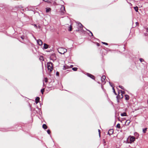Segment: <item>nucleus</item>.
Instances as JSON below:
<instances>
[{
    "label": "nucleus",
    "mask_w": 148,
    "mask_h": 148,
    "mask_svg": "<svg viewBox=\"0 0 148 148\" xmlns=\"http://www.w3.org/2000/svg\"><path fill=\"white\" fill-rule=\"evenodd\" d=\"M47 66L48 70L50 71H51L53 70V64L51 62H48L47 63Z\"/></svg>",
    "instance_id": "1"
},
{
    "label": "nucleus",
    "mask_w": 148,
    "mask_h": 148,
    "mask_svg": "<svg viewBox=\"0 0 148 148\" xmlns=\"http://www.w3.org/2000/svg\"><path fill=\"white\" fill-rule=\"evenodd\" d=\"M59 53L61 54H64L67 52V49L63 48H60L58 50Z\"/></svg>",
    "instance_id": "2"
},
{
    "label": "nucleus",
    "mask_w": 148,
    "mask_h": 148,
    "mask_svg": "<svg viewBox=\"0 0 148 148\" xmlns=\"http://www.w3.org/2000/svg\"><path fill=\"white\" fill-rule=\"evenodd\" d=\"M86 75L88 77H90L92 79L95 80V76L93 75L90 74L88 73H86Z\"/></svg>",
    "instance_id": "3"
},
{
    "label": "nucleus",
    "mask_w": 148,
    "mask_h": 148,
    "mask_svg": "<svg viewBox=\"0 0 148 148\" xmlns=\"http://www.w3.org/2000/svg\"><path fill=\"white\" fill-rule=\"evenodd\" d=\"M114 132V130L113 129H110L108 132V134L110 136L113 134Z\"/></svg>",
    "instance_id": "4"
},
{
    "label": "nucleus",
    "mask_w": 148,
    "mask_h": 148,
    "mask_svg": "<svg viewBox=\"0 0 148 148\" xmlns=\"http://www.w3.org/2000/svg\"><path fill=\"white\" fill-rule=\"evenodd\" d=\"M106 79V76L105 75H103L101 77V80L103 84H105L106 82H105V80Z\"/></svg>",
    "instance_id": "5"
},
{
    "label": "nucleus",
    "mask_w": 148,
    "mask_h": 148,
    "mask_svg": "<svg viewBox=\"0 0 148 148\" xmlns=\"http://www.w3.org/2000/svg\"><path fill=\"white\" fill-rule=\"evenodd\" d=\"M130 136V140L131 143L132 142H134L135 140V137L133 136Z\"/></svg>",
    "instance_id": "6"
},
{
    "label": "nucleus",
    "mask_w": 148,
    "mask_h": 148,
    "mask_svg": "<svg viewBox=\"0 0 148 148\" xmlns=\"http://www.w3.org/2000/svg\"><path fill=\"white\" fill-rule=\"evenodd\" d=\"M37 42L38 44L39 45H41L42 44V41L40 39L38 40H37Z\"/></svg>",
    "instance_id": "7"
},
{
    "label": "nucleus",
    "mask_w": 148,
    "mask_h": 148,
    "mask_svg": "<svg viewBox=\"0 0 148 148\" xmlns=\"http://www.w3.org/2000/svg\"><path fill=\"white\" fill-rule=\"evenodd\" d=\"M77 23L78 24V27H79L80 28H82L83 27V25H82V24L81 23H80L79 22H77Z\"/></svg>",
    "instance_id": "8"
},
{
    "label": "nucleus",
    "mask_w": 148,
    "mask_h": 148,
    "mask_svg": "<svg viewBox=\"0 0 148 148\" xmlns=\"http://www.w3.org/2000/svg\"><path fill=\"white\" fill-rule=\"evenodd\" d=\"M40 98L39 97H37L35 99V102L37 104L40 100Z\"/></svg>",
    "instance_id": "9"
},
{
    "label": "nucleus",
    "mask_w": 148,
    "mask_h": 148,
    "mask_svg": "<svg viewBox=\"0 0 148 148\" xmlns=\"http://www.w3.org/2000/svg\"><path fill=\"white\" fill-rule=\"evenodd\" d=\"M49 45L46 43H44L43 48L45 49H46L48 48Z\"/></svg>",
    "instance_id": "10"
},
{
    "label": "nucleus",
    "mask_w": 148,
    "mask_h": 148,
    "mask_svg": "<svg viewBox=\"0 0 148 148\" xmlns=\"http://www.w3.org/2000/svg\"><path fill=\"white\" fill-rule=\"evenodd\" d=\"M121 116H126L127 114L126 112H124L123 113H121Z\"/></svg>",
    "instance_id": "11"
},
{
    "label": "nucleus",
    "mask_w": 148,
    "mask_h": 148,
    "mask_svg": "<svg viewBox=\"0 0 148 148\" xmlns=\"http://www.w3.org/2000/svg\"><path fill=\"white\" fill-rule=\"evenodd\" d=\"M125 99L126 100H128L129 99V95H125Z\"/></svg>",
    "instance_id": "12"
},
{
    "label": "nucleus",
    "mask_w": 148,
    "mask_h": 148,
    "mask_svg": "<svg viewBox=\"0 0 148 148\" xmlns=\"http://www.w3.org/2000/svg\"><path fill=\"white\" fill-rule=\"evenodd\" d=\"M42 128L45 130L47 128V125L45 124H43L42 125Z\"/></svg>",
    "instance_id": "13"
},
{
    "label": "nucleus",
    "mask_w": 148,
    "mask_h": 148,
    "mask_svg": "<svg viewBox=\"0 0 148 148\" xmlns=\"http://www.w3.org/2000/svg\"><path fill=\"white\" fill-rule=\"evenodd\" d=\"M51 10V8H46V12H48Z\"/></svg>",
    "instance_id": "14"
},
{
    "label": "nucleus",
    "mask_w": 148,
    "mask_h": 148,
    "mask_svg": "<svg viewBox=\"0 0 148 148\" xmlns=\"http://www.w3.org/2000/svg\"><path fill=\"white\" fill-rule=\"evenodd\" d=\"M119 93H120L119 91L118 92V95H117L116 97V98L117 99V101L118 103H119Z\"/></svg>",
    "instance_id": "15"
},
{
    "label": "nucleus",
    "mask_w": 148,
    "mask_h": 148,
    "mask_svg": "<svg viewBox=\"0 0 148 148\" xmlns=\"http://www.w3.org/2000/svg\"><path fill=\"white\" fill-rule=\"evenodd\" d=\"M134 8L135 10V11L136 12H138V7L137 6H136V7H134Z\"/></svg>",
    "instance_id": "16"
},
{
    "label": "nucleus",
    "mask_w": 148,
    "mask_h": 148,
    "mask_svg": "<svg viewBox=\"0 0 148 148\" xmlns=\"http://www.w3.org/2000/svg\"><path fill=\"white\" fill-rule=\"evenodd\" d=\"M147 128H145L143 129V132L144 133H146L147 130Z\"/></svg>",
    "instance_id": "17"
},
{
    "label": "nucleus",
    "mask_w": 148,
    "mask_h": 148,
    "mask_svg": "<svg viewBox=\"0 0 148 148\" xmlns=\"http://www.w3.org/2000/svg\"><path fill=\"white\" fill-rule=\"evenodd\" d=\"M120 91L121 93V95L122 96V97H121V98H122L123 97V94H124L125 93V92L124 91H122V90H121Z\"/></svg>",
    "instance_id": "18"
},
{
    "label": "nucleus",
    "mask_w": 148,
    "mask_h": 148,
    "mask_svg": "<svg viewBox=\"0 0 148 148\" xmlns=\"http://www.w3.org/2000/svg\"><path fill=\"white\" fill-rule=\"evenodd\" d=\"M116 127L119 129L120 128L121 126L120 124L119 123H118L116 125Z\"/></svg>",
    "instance_id": "19"
},
{
    "label": "nucleus",
    "mask_w": 148,
    "mask_h": 148,
    "mask_svg": "<svg viewBox=\"0 0 148 148\" xmlns=\"http://www.w3.org/2000/svg\"><path fill=\"white\" fill-rule=\"evenodd\" d=\"M112 89L113 90V92L114 93V94L116 95H117V93H116V92L115 91L114 87H113V88H112Z\"/></svg>",
    "instance_id": "20"
},
{
    "label": "nucleus",
    "mask_w": 148,
    "mask_h": 148,
    "mask_svg": "<svg viewBox=\"0 0 148 148\" xmlns=\"http://www.w3.org/2000/svg\"><path fill=\"white\" fill-rule=\"evenodd\" d=\"M72 69L74 71H77V67H73L72 68Z\"/></svg>",
    "instance_id": "21"
},
{
    "label": "nucleus",
    "mask_w": 148,
    "mask_h": 148,
    "mask_svg": "<svg viewBox=\"0 0 148 148\" xmlns=\"http://www.w3.org/2000/svg\"><path fill=\"white\" fill-rule=\"evenodd\" d=\"M45 89V88H43L41 90V92L42 94H43L44 92Z\"/></svg>",
    "instance_id": "22"
},
{
    "label": "nucleus",
    "mask_w": 148,
    "mask_h": 148,
    "mask_svg": "<svg viewBox=\"0 0 148 148\" xmlns=\"http://www.w3.org/2000/svg\"><path fill=\"white\" fill-rule=\"evenodd\" d=\"M85 28L86 29L87 31H89V32H90V33L91 34V36H93V34H92V32H91L90 30H89L87 29H86L85 27Z\"/></svg>",
    "instance_id": "23"
},
{
    "label": "nucleus",
    "mask_w": 148,
    "mask_h": 148,
    "mask_svg": "<svg viewBox=\"0 0 148 148\" xmlns=\"http://www.w3.org/2000/svg\"><path fill=\"white\" fill-rule=\"evenodd\" d=\"M69 30L70 31H71L72 30V26L71 25H70L69 27Z\"/></svg>",
    "instance_id": "24"
},
{
    "label": "nucleus",
    "mask_w": 148,
    "mask_h": 148,
    "mask_svg": "<svg viewBox=\"0 0 148 148\" xmlns=\"http://www.w3.org/2000/svg\"><path fill=\"white\" fill-rule=\"evenodd\" d=\"M43 1H45L46 2H48V3H51V2L49 1V0H42Z\"/></svg>",
    "instance_id": "25"
},
{
    "label": "nucleus",
    "mask_w": 148,
    "mask_h": 148,
    "mask_svg": "<svg viewBox=\"0 0 148 148\" xmlns=\"http://www.w3.org/2000/svg\"><path fill=\"white\" fill-rule=\"evenodd\" d=\"M139 60H140V62H143L144 61V59H142V58H140L139 59Z\"/></svg>",
    "instance_id": "26"
},
{
    "label": "nucleus",
    "mask_w": 148,
    "mask_h": 148,
    "mask_svg": "<svg viewBox=\"0 0 148 148\" xmlns=\"http://www.w3.org/2000/svg\"><path fill=\"white\" fill-rule=\"evenodd\" d=\"M47 133L49 134H50L51 133L50 131L49 130H47Z\"/></svg>",
    "instance_id": "27"
},
{
    "label": "nucleus",
    "mask_w": 148,
    "mask_h": 148,
    "mask_svg": "<svg viewBox=\"0 0 148 148\" xmlns=\"http://www.w3.org/2000/svg\"><path fill=\"white\" fill-rule=\"evenodd\" d=\"M101 43L104 45H108V43L105 42H102Z\"/></svg>",
    "instance_id": "28"
},
{
    "label": "nucleus",
    "mask_w": 148,
    "mask_h": 148,
    "mask_svg": "<svg viewBox=\"0 0 148 148\" xmlns=\"http://www.w3.org/2000/svg\"><path fill=\"white\" fill-rule=\"evenodd\" d=\"M45 82H48V79H47V77H45Z\"/></svg>",
    "instance_id": "29"
},
{
    "label": "nucleus",
    "mask_w": 148,
    "mask_h": 148,
    "mask_svg": "<svg viewBox=\"0 0 148 148\" xmlns=\"http://www.w3.org/2000/svg\"><path fill=\"white\" fill-rule=\"evenodd\" d=\"M119 87L121 88V89L124 90V88L122 86L120 85L119 86Z\"/></svg>",
    "instance_id": "30"
},
{
    "label": "nucleus",
    "mask_w": 148,
    "mask_h": 148,
    "mask_svg": "<svg viewBox=\"0 0 148 148\" xmlns=\"http://www.w3.org/2000/svg\"><path fill=\"white\" fill-rule=\"evenodd\" d=\"M126 122H127V125H129L130 122V121H129V120H127Z\"/></svg>",
    "instance_id": "31"
},
{
    "label": "nucleus",
    "mask_w": 148,
    "mask_h": 148,
    "mask_svg": "<svg viewBox=\"0 0 148 148\" xmlns=\"http://www.w3.org/2000/svg\"><path fill=\"white\" fill-rule=\"evenodd\" d=\"M126 143H131V142H129L128 141V138L127 139Z\"/></svg>",
    "instance_id": "32"
},
{
    "label": "nucleus",
    "mask_w": 148,
    "mask_h": 148,
    "mask_svg": "<svg viewBox=\"0 0 148 148\" xmlns=\"http://www.w3.org/2000/svg\"><path fill=\"white\" fill-rule=\"evenodd\" d=\"M59 75V73L57 71L56 73V75L57 76H58Z\"/></svg>",
    "instance_id": "33"
},
{
    "label": "nucleus",
    "mask_w": 148,
    "mask_h": 148,
    "mask_svg": "<svg viewBox=\"0 0 148 148\" xmlns=\"http://www.w3.org/2000/svg\"><path fill=\"white\" fill-rule=\"evenodd\" d=\"M109 83L110 85L112 87V88H113V87H114V86H113V85L111 84V83L110 82H109Z\"/></svg>",
    "instance_id": "34"
},
{
    "label": "nucleus",
    "mask_w": 148,
    "mask_h": 148,
    "mask_svg": "<svg viewBox=\"0 0 148 148\" xmlns=\"http://www.w3.org/2000/svg\"><path fill=\"white\" fill-rule=\"evenodd\" d=\"M21 38L22 39H23H23H24V38L25 36H24L23 35V36H21Z\"/></svg>",
    "instance_id": "35"
},
{
    "label": "nucleus",
    "mask_w": 148,
    "mask_h": 148,
    "mask_svg": "<svg viewBox=\"0 0 148 148\" xmlns=\"http://www.w3.org/2000/svg\"><path fill=\"white\" fill-rule=\"evenodd\" d=\"M97 45L98 46H99L100 45V44L99 43H97Z\"/></svg>",
    "instance_id": "36"
},
{
    "label": "nucleus",
    "mask_w": 148,
    "mask_h": 148,
    "mask_svg": "<svg viewBox=\"0 0 148 148\" xmlns=\"http://www.w3.org/2000/svg\"><path fill=\"white\" fill-rule=\"evenodd\" d=\"M98 132H99V134H101V132L100 130H98Z\"/></svg>",
    "instance_id": "37"
},
{
    "label": "nucleus",
    "mask_w": 148,
    "mask_h": 148,
    "mask_svg": "<svg viewBox=\"0 0 148 148\" xmlns=\"http://www.w3.org/2000/svg\"><path fill=\"white\" fill-rule=\"evenodd\" d=\"M34 26L36 28H37V26L36 24H34Z\"/></svg>",
    "instance_id": "38"
},
{
    "label": "nucleus",
    "mask_w": 148,
    "mask_h": 148,
    "mask_svg": "<svg viewBox=\"0 0 148 148\" xmlns=\"http://www.w3.org/2000/svg\"><path fill=\"white\" fill-rule=\"evenodd\" d=\"M136 25H139V23H138V22H136Z\"/></svg>",
    "instance_id": "39"
},
{
    "label": "nucleus",
    "mask_w": 148,
    "mask_h": 148,
    "mask_svg": "<svg viewBox=\"0 0 148 148\" xmlns=\"http://www.w3.org/2000/svg\"><path fill=\"white\" fill-rule=\"evenodd\" d=\"M43 86H45V83H44V82H43Z\"/></svg>",
    "instance_id": "40"
},
{
    "label": "nucleus",
    "mask_w": 148,
    "mask_h": 148,
    "mask_svg": "<svg viewBox=\"0 0 148 148\" xmlns=\"http://www.w3.org/2000/svg\"><path fill=\"white\" fill-rule=\"evenodd\" d=\"M63 9H64V11H65V8L64 6H63Z\"/></svg>",
    "instance_id": "41"
},
{
    "label": "nucleus",
    "mask_w": 148,
    "mask_h": 148,
    "mask_svg": "<svg viewBox=\"0 0 148 148\" xmlns=\"http://www.w3.org/2000/svg\"><path fill=\"white\" fill-rule=\"evenodd\" d=\"M70 66H71V67H73V66L72 65H71Z\"/></svg>",
    "instance_id": "42"
},
{
    "label": "nucleus",
    "mask_w": 148,
    "mask_h": 148,
    "mask_svg": "<svg viewBox=\"0 0 148 148\" xmlns=\"http://www.w3.org/2000/svg\"><path fill=\"white\" fill-rule=\"evenodd\" d=\"M99 137H100V136H101L100 134H99Z\"/></svg>",
    "instance_id": "43"
},
{
    "label": "nucleus",
    "mask_w": 148,
    "mask_h": 148,
    "mask_svg": "<svg viewBox=\"0 0 148 148\" xmlns=\"http://www.w3.org/2000/svg\"><path fill=\"white\" fill-rule=\"evenodd\" d=\"M79 31V29H78V30H76V31Z\"/></svg>",
    "instance_id": "44"
},
{
    "label": "nucleus",
    "mask_w": 148,
    "mask_h": 148,
    "mask_svg": "<svg viewBox=\"0 0 148 148\" xmlns=\"http://www.w3.org/2000/svg\"><path fill=\"white\" fill-rule=\"evenodd\" d=\"M123 48L124 49H125V48H124V47H123Z\"/></svg>",
    "instance_id": "45"
}]
</instances>
